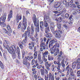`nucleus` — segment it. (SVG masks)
Segmentation results:
<instances>
[{"mask_svg": "<svg viewBox=\"0 0 80 80\" xmlns=\"http://www.w3.org/2000/svg\"><path fill=\"white\" fill-rule=\"evenodd\" d=\"M25 59H27L28 60L31 61V59H30V57L29 56H26L25 58Z\"/></svg>", "mask_w": 80, "mask_h": 80, "instance_id": "obj_45", "label": "nucleus"}, {"mask_svg": "<svg viewBox=\"0 0 80 80\" xmlns=\"http://www.w3.org/2000/svg\"><path fill=\"white\" fill-rule=\"evenodd\" d=\"M15 62L16 63H20V61L17 59H16Z\"/></svg>", "mask_w": 80, "mask_h": 80, "instance_id": "obj_62", "label": "nucleus"}, {"mask_svg": "<svg viewBox=\"0 0 80 80\" xmlns=\"http://www.w3.org/2000/svg\"><path fill=\"white\" fill-rule=\"evenodd\" d=\"M76 67V62H73L72 63V68H75Z\"/></svg>", "mask_w": 80, "mask_h": 80, "instance_id": "obj_41", "label": "nucleus"}, {"mask_svg": "<svg viewBox=\"0 0 80 80\" xmlns=\"http://www.w3.org/2000/svg\"><path fill=\"white\" fill-rule=\"evenodd\" d=\"M3 46L5 48V49H7L8 52H9L8 51V50H10V47H9V46L8 45H6V46H5L4 45V44H3Z\"/></svg>", "mask_w": 80, "mask_h": 80, "instance_id": "obj_37", "label": "nucleus"}, {"mask_svg": "<svg viewBox=\"0 0 80 80\" xmlns=\"http://www.w3.org/2000/svg\"><path fill=\"white\" fill-rule=\"evenodd\" d=\"M65 17L66 18H68L69 17V14L68 13H66L65 15Z\"/></svg>", "mask_w": 80, "mask_h": 80, "instance_id": "obj_57", "label": "nucleus"}, {"mask_svg": "<svg viewBox=\"0 0 80 80\" xmlns=\"http://www.w3.org/2000/svg\"><path fill=\"white\" fill-rule=\"evenodd\" d=\"M73 23V19H70V23H69V25H70V26H72Z\"/></svg>", "mask_w": 80, "mask_h": 80, "instance_id": "obj_39", "label": "nucleus"}, {"mask_svg": "<svg viewBox=\"0 0 80 80\" xmlns=\"http://www.w3.org/2000/svg\"><path fill=\"white\" fill-rule=\"evenodd\" d=\"M55 20L56 22H58L59 23H61L62 21V18L61 17H59L58 19H56Z\"/></svg>", "mask_w": 80, "mask_h": 80, "instance_id": "obj_35", "label": "nucleus"}, {"mask_svg": "<svg viewBox=\"0 0 80 80\" xmlns=\"http://www.w3.org/2000/svg\"><path fill=\"white\" fill-rule=\"evenodd\" d=\"M5 20H0V25H1L2 27H5L7 26L6 23H5Z\"/></svg>", "mask_w": 80, "mask_h": 80, "instance_id": "obj_17", "label": "nucleus"}, {"mask_svg": "<svg viewBox=\"0 0 80 80\" xmlns=\"http://www.w3.org/2000/svg\"><path fill=\"white\" fill-rule=\"evenodd\" d=\"M62 25V24L59 23H57V26L58 28L57 29L56 31H60L61 33H62V30H61V26Z\"/></svg>", "mask_w": 80, "mask_h": 80, "instance_id": "obj_19", "label": "nucleus"}, {"mask_svg": "<svg viewBox=\"0 0 80 80\" xmlns=\"http://www.w3.org/2000/svg\"><path fill=\"white\" fill-rule=\"evenodd\" d=\"M50 27H54V22H51L50 23Z\"/></svg>", "mask_w": 80, "mask_h": 80, "instance_id": "obj_52", "label": "nucleus"}, {"mask_svg": "<svg viewBox=\"0 0 80 80\" xmlns=\"http://www.w3.org/2000/svg\"><path fill=\"white\" fill-rule=\"evenodd\" d=\"M57 66H55V64H52L51 66V70L53 72L55 70V68H57Z\"/></svg>", "mask_w": 80, "mask_h": 80, "instance_id": "obj_31", "label": "nucleus"}, {"mask_svg": "<svg viewBox=\"0 0 80 80\" xmlns=\"http://www.w3.org/2000/svg\"><path fill=\"white\" fill-rule=\"evenodd\" d=\"M38 32H36L35 34L34 35V37L35 38H36V37H38Z\"/></svg>", "mask_w": 80, "mask_h": 80, "instance_id": "obj_60", "label": "nucleus"}, {"mask_svg": "<svg viewBox=\"0 0 80 80\" xmlns=\"http://www.w3.org/2000/svg\"><path fill=\"white\" fill-rule=\"evenodd\" d=\"M7 31H8V30H7L6 28H4L2 29V33H3L6 34Z\"/></svg>", "mask_w": 80, "mask_h": 80, "instance_id": "obj_43", "label": "nucleus"}, {"mask_svg": "<svg viewBox=\"0 0 80 80\" xmlns=\"http://www.w3.org/2000/svg\"><path fill=\"white\" fill-rule=\"evenodd\" d=\"M37 28H36V30L37 31V32H38V33H39V32H40V28H39V26H36Z\"/></svg>", "mask_w": 80, "mask_h": 80, "instance_id": "obj_50", "label": "nucleus"}, {"mask_svg": "<svg viewBox=\"0 0 80 80\" xmlns=\"http://www.w3.org/2000/svg\"><path fill=\"white\" fill-rule=\"evenodd\" d=\"M45 31L46 33H48L45 35V37L46 38H51L52 37V35L50 33H48L50 32L49 27L46 28L45 29Z\"/></svg>", "mask_w": 80, "mask_h": 80, "instance_id": "obj_9", "label": "nucleus"}, {"mask_svg": "<svg viewBox=\"0 0 80 80\" xmlns=\"http://www.w3.org/2000/svg\"><path fill=\"white\" fill-rule=\"evenodd\" d=\"M21 27H22V22H19V24L18 27V29H20V28H21Z\"/></svg>", "mask_w": 80, "mask_h": 80, "instance_id": "obj_47", "label": "nucleus"}, {"mask_svg": "<svg viewBox=\"0 0 80 80\" xmlns=\"http://www.w3.org/2000/svg\"><path fill=\"white\" fill-rule=\"evenodd\" d=\"M69 6L72 9V10H74L73 12L72 13L73 15H77V13L76 12V8H77V6L75 4H69Z\"/></svg>", "mask_w": 80, "mask_h": 80, "instance_id": "obj_11", "label": "nucleus"}, {"mask_svg": "<svg viewBox=\"0 0 80 80\" xmlns=\"http://www.w3.org/2000/svg\"><path fill=\"white\" fill-rule=\"evenodd\" d=\"M77 63H80V58H78L77 61Z\"/></svg>", "mask_w": 80, "mask_h": 80, "instance_id": "obj_61", "label": "nucleus"}, {"mask_svg": "<svg viewBox=\"0 0 80 80\" xmlns=\"http://www.w3.org/2000/svg\"><path fill=\"white\" fill-rule=\"evenodd\" d=\"M62 32H61L60 31H57V30H56L55 31L54 33H53V34H55V37L56 38L59 39V38H61V35H60V34H62Z\"/></svg>", "mask_w": 80, "mask_h": 80, "instance_id": "obj_12", "label": "nucleus"}, {"mask_svg": "<svg viewBox=\"0 0 80 80\" xmlns=\"http://www.w3.org/2000/svg\"><path fill=\"white\" fill-rule=\"evenodd\" d=\"M40 27H43V22L41 21L40 22Z\"/></svg>", "mask_w": 80, "mask_h": 80, "instance_id": "obj_51", "label": "nucleus"}, {"mask_svg": "<svg viewBox=\"0 0 80 80\" xmlns=\"http://www.w3.org/2000/svg\"><path fill=\"white\" fill-rule=\"evenodd\" d=\"M10 53H12V52H17V47L13 45H12L10 47V50H8Z\"/></svg>", "mask_w": 80, "mask_h": 80, "instance_id": "obj_7", "label": "nucleus"}, {"mask_svg": "<svg viewBox=\"0 0 80 80\" xmlns=\"http://www.w3.org/2000/svg\"><path fill=\"white\" fill-rule=\"evenodd\" d=\"M11 33H12L8 31L5 34L8 35V36H9V37H10V36H11Z\"/></svg>", "mask_w": 80, "mask_h": 80, "instance_id": "obj_42", "label": "nucleus"}, {"mask_svg": "<svg viewBox=\"0 0 80 80\" xmlns=\"http://www.w3.org/2000/svg\"><path fill=\"white\" fill-rule=\"evenodd\" d=\"M49 78L47 77V76L45 75V80H54V74L53 73H51V72L49 73Z\"/></svg>", "mask_w": 80, "mask_h": 80, "instance_id": "obj_10", "label": "nucleus"}, {"mask_svg": "<svg viewBox=\"0 0 80 80\" xmlns=\"http://www.w3.org/2000/svg\"><path fill=\"white\" fill-rule=\"evenodd\" d=\"M50 28L53 33H55V31L54 27L53 26H50Z\"/></svg>", "mask_w": 80, "mask_h": 80, "instance_id": "obj_38", "label": "nucleus"}, {"mask_svg": "<svg viewBox=\"0 0 80 80\" xmlns=\"http://www.w3.org/2000/svg\"><path fill=\"white\" fill-rule=\"evenodd\" d=\"M12 56L13 59H15L17 58V55H18V58L19 59H20V48L18 47H17V52H12Z\"/></svg>", "mask_w": 80, "mask_h": 80, "instance_id": "obj_4", "label": "nucleus"}, {"mask_svg": "<svg viewBox=\"0 0 80 80\" xmlns=\"http://www.w3.org/2000/svg\"><path fill=\"white\" fill-rule=\"evenodd\" d=\"M57 72H55L54 73L55 77H54V78L55 80H60V77H58L57 78Z\"/></svg>", "mask_w": 80, "mask_h": 80, "instance_id": "obj_36", "label": "nucleus"}, {"mask_svg": "<svg viewBox=\"0 0 80 80\" xmlns=\"http://www.w3.org/2000/svg\"><path fill=\"white\" fill-rule=\"evenodd\" d=\"M60 53V51L59 50V48H57L56 49V52L54 53V56H56L57 54Z\"/></svg>", "mask_w": 80, "mask_h": 80, "instance_id": "obj_30", "label": "nucleus"}, {"mask_svg": "<svg viewBox=\"0 0 80 80\" xmlns=\"http://www.w3.org/2000/svg\"><path fill=\"white\" fill-rule=\"evenodd\" d=\"M3 55L4 58L5 59H6V58H7V56H6V54L5 53L3 52Z\"/></svg>", "mask_w": 80, "mask_h": 80, "instance_id": "obj_54", "label": "nucleus"}, {"mask_svg": "<svg viewBox=\"0 0 80 80\" xmlns=\"http://www.w3.org/2000/svg\"><path fill=\"white\" fill-rule=\"evenodd\" d=\"M48 60L49 61H52V60H53V59H54L53 56L51 55H48Z\"/></svg>", "mask_w": 80, "mask_h": 80, "instance_id": "obj_25", "label": "nucleus"}, {"mask_svg": "<svg viewBox=\"0 0 80 80\" xmlns=\"http://www.w3.org/2000/svg\"><path fill=\"white\" fill-rule=\"evenodd\" d=\"M45 45V42H42L40 43V47L42 48V47L44 46Z\"/></svg>", "mask_w": 80, "mask_h": 80, "instance_id": "obj_48", "label": "nucleus"}, {"mask_svg": "<svg viewBox=\"0 0 80 80\" xmlns=\"http://www.w3.org/2000/svg\"><path fill=\"white\" fill-rule=\"evenodd\" d=\"M32 18L34 25L35 27H38L39 26V20H37L36 15L35 14H33Z\"/></svg>", "mask_w": 80, "mask_h": 80, "instance_id": "obj_6", "label": "nucleus"}, {"mask_svg": "<svg viewBox=\"0 0 80 80\" xmlns=\"http://www.w3.org/2000/svg\"><path fill=\"white\" fill-rule=\"evenodd\" d=\"M50 20V17L47 15L44 16V21H46V20Z\"/></svg>", "mask_w": 80, "mask_h": 80, "instance_id": "obj_33", "label": "nucleus"}, {"mask_svg": "<svg viewBox=\"0 0 80 80\" xmlns=\"http://www.w3.org/2000/svg\"><path fill=\"white\" fill-rule=\"evenodd\" d=\"M18 45L19 47H20V48L21 49H23V45L19 43H18Z\"/></svg>", "mask_w": 80, "mask_h": 80, "instance_id": "obj_49", "label": "nucleus"}, {"mask_svg": "<svg viewBox=\"0 0 80 80\" xmlns=\"http://www.w3.org/2000/svg\"><path fill=\"white\" fill-rule=\"evenodd\" d=\"M54 7L56 8V10L57 11H60V10H62L63 8L62 6H56Z\"/></svg>", "mask_w": 80, "mask_h": 80, "instance_id": "obj_26", "label": "nucleus"}, {"mask_svg": "<svg viewBox=\"0 0 80 80\" xmlns=\"http://www.w3.org/2000/svg\"><path fill=\"white\" fill-rule=\"evenodd\" d=\"M22 35H26L28 37H30V27H28L27 28V31H25L24 33L22 34Z\"/></svg>", "mask_w": 80, "mask_h": 80, "instance_id": "obj_14", "label": "nucleus"}, {"mask_svg": "<svg viewBox=\"0 0 80 80\" xmlns=\"http://www.w3.org/2000/svg\"><path fill=\"white\" fill-rule=\"evenodd\" d=\"M36 70H37L36 68H32V72H33L32 73V75H36V73L37 72Z\"/></svg>", "mask_w": 80, "mask_h": 80, "instance_id": "obj_27", "label": "nucleus"}, {"mask_svg": "<svg viewBox=\"0 0 80 80\" xmlns=\"http://www.w3.org/2000/svg\"><path fill=\"white\" fill-rule=\"evenodd\" d=\"M51 38H48V40L47 41V42H46V45H47L48 43V42H49V41L50 40H51Z\"/></svg>", "mask_w": 80, "mask_h": 80, "instance_id": "obj_55", "label": "nucleus"}, {"mask_svg": "<svg viewBox=\"0 0 80 80\" xmlns=\"http://www.w3.org/2000/svg\"><path fill=\"white\" fill-rule=\"evenodd\" d=\"M64 60H63L61 62V67H62L63 68H65V64L64 63Z\"/></svg>", "mask_w": 80, "mask_h": 80, "instance_id": "obj_32", "label": "nucleus"}, {"mask_svg": "<svg viewBox=\"0 0 80 80\" xmlns=\"http://www.w3.org/2000/svg\"><path fill=\"white\" fill-rule=\"evenodd\" d=\"M70 67V65H68L66 67L65 71H67V75H68L70 74V76L72 78L73 77H74L75 76V74H74L73 73V71L72 68H69Z\"/></svg>", "mask_w": 80, "mask_h": 80, "instance_id": "obj_2", "label": "nucleus"}, {"mask_svg": "<svg viewBox=\"0 0 80 80\" xmlns=\"http://www.w3.org/2000/svg\"><path fill=\"white\" fill-rule=\"evenodd\" d=\"M34 53L33 55V58L34 59H36L37 57V54H38V52L37 51L34 52Z\"/></svg>", "mask_w": 80, "mask_h": 80, "instance_id": "obj_29", "label": "nucleus"}, {"mask_svg": "<svg viewBox=\"0 0 80 80\" xmlns=\"http://www.w3.org/2000/svg\"><path fill=\"white\" fill-rule=\"evenodd\" d=\"M77 77H80V71H78L77 72Z\"/></svg>", "mask_w": 80, "mask_h": 80, "instance_id": "obj_58", "label": "nucleus"}, {"mask_svg": "<svg viewBox=\"0 0 80 80\" xmlns=\"http://www.w3.org/2000/svg\"><path fill=\"white\" fill-rule=\"evenodd\" d=\"M53 47H58V48H59V47H60V44H59V43H58L57 42L56 43L55 45H54Z\"/></svg>", "mask_w": 80, "mask_h": 80, "instance_id": "obj_44", "label": "nucleus"}, {"mask_svg": "<svg viewBox=\"0 0 80 80\" xmlns=\"http://www.w3.org/2000/svg\"><path fill=\"white\" fill-rule=\"evenodd\" d=\"M37 79L38 80H41V79H42V78L41 77L38 76V77Z\"/></svg>", "mask_w": 80, "mask_h": 80, "instance_id": "obj_64", "label": "nucleus"}, {"mask_svg": "<svg viewBox=\"0 0 80 80\" xmlns=\"http://www.w3.org/2000/svg\"><path fill=\"white\" fill-rule=\"evenodd\" d=\"M44 27H48V22H47L46 21H44Z\"/></svg>", "mask_w": 80, "mask_h": 80, "instance_id": "obj_40", "label": "nucleus"}, {"mask_svg": "<svg viewBox=\"0 0 80 80\" xmlns=\"http://www.w3.org/2000/svg\"><path fill=\"white\" fill-rule=\"evenodd\" d=\"M34 77L35 79V80H37V78L38 77H37V76L36 74H35L34 75Z\"/></svg>", "mask_w": 80, "mask_h": 80, "instance_id": "obj_59", "label": "nucleus"}, {"mask_svg": "<svg viewBox=\"0 0 80 80\" xmlns=\"http://www.w3.org/2000/svg\"><path fill=\"white\" fill-rule=\"evenodd\" d=\"M57 50V48L55 47L54 46H53L52 48L50 49L51 51L50 53L51 54H54L55 52H56V50Z\"/></svg>", "mask_w": 80, "mask_h": 80, "instance_id": "obj_20", "label": "nucleus"}, {"mask_svg": "<svg viewBox=\"0 0 80 80\" xmlns=\"http://www.w3.org/2000/svg\"><path fill=\"white\" fill-rule=\"evenodd\" d=\"M12 15H13V12L12 11V10H10L9 12V14H8V21L10 20V19L12 18Z\"/></svg>", "mask_w": 80, "mask_h": 80, "instance_id": "obj_18", "label": "nucleus"}, {"mask_svg": "<svg viewBox=\"0 0 80 80\" xmlns=\"http://www.w3.org/2000/svg\"><path fill=\"white\" fill-rule=\"evenodd\" d=\"M54 63L55 65H58L57 66V70L58 72H59L60 73H61L62 72V70L60 69V67H61V63H60V61H54Z\"/></svg>", "mask_w": 80, "mask_h": 80, "instance_id": "obj_8", "label": "nucleus"}, {"mask_svg": "<svg viewBox=\"0 0 80 80\" xmlns=\"http://www.w3.org/2000/svg\"><path fill=\"white\" fill-rule=\"evenodd\" d=\"M27 18H25V16H23L22 25L24 26V28L23 27L21 28V32H25V30H26V28H27Z\"/></svg>", "mask_w": 80, "mask_h": 80, "instance_id": "obj_3", "label": "nucleus"}, {"mask_svg": "<svg viewBox=\"0 0 80 80\" xmlns=\"http://www.w3.org/2000/svg\"><path fill=\"white\" fill-rule=\"evenodd\" d=\"M77 68L78 69H80V64L79 63H77Z\"/></svg>", "mask_w": 80, "mask_h": 80, "instance_id": "obj_56", "label": "nucleus"}, {"mask_svg": "<svg viewBox=\"0 0 80 80\" xmlns=\"http://www.w3.org/2000/svg\"><path fill=\"white\" fill-rule=\"evenodd\" d=\"M26 35H24V34H22V38H23L24 37V39L22 42V45H24V44H25V43H27V40H28V37Z\"/></svg>", "mask_w": 80, "mask_h": 80, "instance_id": "obj_15", "label": "nucleus"}, {"mask_svg": "<svg viewBox=\"0 0 80 80\" xmlns=\"http://www.w3.org/2000/svg\"><path fill=\"white\" fill-rule=\"evenodd\" d=\"M6 28L8 32H9L11 33H12V29L11 27H10V26L9 24H8L7 25Z\"/></svg>", "mask_w": 80, "mask_h": 80, "instance_id": "obj_23", "label": "nucleus"}, {"mask_svg": "<svg viewBox=\"0 0 80 80\" xmlns=\"http://www.w3.org/2000/svg\"><path fill=\"white\" fill-rule=\"evenodd\" d=\"M42 59L43 60L45 58V56H46V55H47L48 54V52L46 51L44 53H43V52H42Z\"/></svg>", "mask_w": 80, "mask_h": 80, "instance_id": "obj_21", "label": "nucleus"}, {"mask_svg": "<svg viewBox=\"0 0 80 80\" xmlns=\"http://www.w3.org/2000/svg\"><path fill=\"white\" fill-rule=\"evenodd\" d=\"M0 67L2 70L5 69V66L1 61H0Z\"/></svg>", "mask_w": 80, "mask_h": 80, "instance_id": "obj_28", "label": "nucleus"}, {"mask_svg": "<svg viewBox=\"0 0 80 80\" xmlns=\"http://www.w3.org/2000/svg\"><path fill=\"white\" fill-rule=\"evenodd\" d=\"M22 63L23 65H26L27 67H29L30 66V64L29 62H28V60L25 58L23 59Z\"/></svg>", "mask_w": 80, "mask_h": 80, "instance_id": "obj_16", "label": "nucleus"}, {"mask_svg": "<svg viewBox=\"0 0 80 80\" xmlns=\"http://www.w3.org/2000/svg\"><path fill=\"white\" fill-rule=\"evenodd\" d=\"M35 60L32 59V65H34L35 64Z\"/></svg>", "mask_w": 80, "mask_h": 80, "instance_id": "obj_63", "label": "nucleus"}, {"mask_svg": "<svg viewBox=\"0 0 80 80\" xmlns=\"http://www.w3.org/2000/svg\"><path fill=\"white\" fill-rule=\"evenodd\" d=\"M52 64H53V63H48V62H46L45 63L46 68H45V66H42V65L38 66L37 68L38 69H40V68H42V69H41V73L42 76H44V75H45V73L46 75L48 74V71H50V67L52 66Z\"/></svg>", "mask_w": 80, "mask_h": 80, "instance_id": "obj_1", "label": "nucleus"}, {"mask_svg": "<svg viewBox=\"0 0 80 80\" xmlns=\"http://www.w3.org/2000/svg\"><path fill=\"white\" fill-rule=\"evenodd\" d=\"M34 26H33V24H32L31 26V35H30V38L31 39V40L33 42H35V39L34 37H32L33 35L34 34Z\"/></svg>", "mask_w": 80, "mask_h": 80, "instance_id": "obj_5", "label": "nucleus"}, {"mask_svg": "<svg viewBox=\"0 0 80 80\" xmlns=\"http://www.w3.org/2000/svg\"><path fill=\"white\" fill-rule=\"evenodd\" d=\"M22 16L20 15L19 16V14H18L17 15V23H18L21 20H22Z\"/></svg>", "mask_w": 80, "mask_h": 80, "instance_id": "obj_22", "label": "nucleus"}, {"mask_svg": "<svg viewBox=\"0 0 80 80\" xmlns=\"http://www.w3.org/2000/svg\"><path fill=\"white\" fill-rule=\"evenodd\" d=\"M60 5V3L58 2H57L55 3V5L54 7H55L57 6H58V7H59Z\"/></svg>", "mask_w": 80, "mask_h": 80, "instance_id": "obj_46", "label": "nucleus"}, {"mask_svg": "<svg viewBox=\"0 0 80 80\" xmlns=\"http://www.w3.org/2000/svg\"><path fill=\"white\" fill-rule=\"evenodd\" d=\"M38 59L39 60H41V55L40 54L38 55Z\"/></svg>", "mask_w": 80, "mask_h": 80, "instance_id": "obj_53", "label": "nucleus"}, {"mask_svg": "<svg viewBox=\"0 0 80 80\" xmlns=\"http://www.w3.org/2000/svg\"><path fill=\"white\" fill-rule=\"evenodd\" d=\"M58 42V41L57 39L55 38H52V41H50L49 43V48H50V47H52V46H53V43H54L55 42L57 43Z\"/></svg>", "mask_w": 80, "mask_h": 80, "instance_id": "obj_13", "label": "nucleus"}, {"mask_svg": "<svg viewBox=\"0 0 80 80\" xmlns=\"http://www.w3.org/2000/svg\"><path fill=\"white\" fill-rule=\"evenodd\" d=\"M6 16H7V13L5 12L4 14L3 17V16H1L0 17V20H6Z\"/></svg>", "mask_w": 80, "mask_h": 80, "instance_id": "obj_24", "label": "nucleus"}, {"mask_svg": "<svg viewBox=\"0 0 80 80\" xmlns=\"http://www.w3.org/2000/svg\"><path fill=\"white\" fill-rule=\"evenodd\" d=\"M22 58L23 59L24 57H25V52L24 50H22Z\"/></svg>", "mask_w": 80, "mask_h": 80, "instance_id": "obj_34", "label": "nucleus"}]
</instances>
